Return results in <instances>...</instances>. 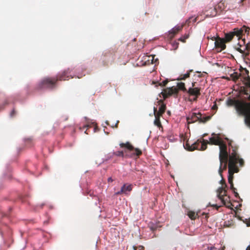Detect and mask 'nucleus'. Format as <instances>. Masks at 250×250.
I'll list each match as a JSON object with an SVG mask.
<instances>
[{
  "label": "nucleus",
  "instance_id": "obj_1",
  "mask_svg": "<svg viewBox=\"0 0 250 250\" xmlns=\"http://www.w3.org/2000/svg\"><path fill=\"white\" fill-rule=\"evenodd\" d=\"M232 147V152L230 154L228 164L229 176L228 182L230 183L233 182V174L234 173L238 172L239 168L237 166L239 164L240 167H243L244 165V161L243 159L240 158L239 155L236 152L237 148Z\"/></svg>",
  "mask_w": 250,
  "mask_h": 250
},
{
  "label": "nucleus",
  "instance_id": "obj_12",
  "mask_svg": "<svg viewBox=\"0 0 250 250\" xmlns=\"http://www.w3.org/2000/svg\"><path fill=\"white\" fill-rule=\"evenodd\" d=\"M250 28L246 27L245 26H243L240 29L235 28L234 29V31L233 32L234 35H236L238 37V40L240 39V36L244 35L245 34H249Z\"/></svg>",
  "mask_w": 250,
  "mask_h": 250
},
{
  "label": "nucleus",
  "instance_id": "obj_33",
  "mask_svg": "<svg viewBox=\"0 0 250 250\" xmlns=\"http://www.w3.org/2000/svg\"><path fill=\"white\" fill-rule=\"evenodd\" d=\"M232 225H233V222L232 220L228 221L225 222V226L227 227H230Z\"/></svg>",
  "mask_w": 250,
  "mask_h": 250
},
{
  "label": "nucleus",
  "instance_id": "obj_53",
  "mask_svg": "<svg viewBox=\"0 0 250 250\" xmlns=\"http://www.w3.org/2000/svg\"><path fill=\"white\" fill-rule=\"evenodd\" d=\"M216 107V105H214L213 106L212 108H213V109H215V108Z\"/></svg>",
  "mask_w": 250,
  "mask_h": 250
},
{
  "label": "nucleus",
  "instance_id": "obj_52",
  "mask_svg": "<svg viewBox=\"0 0 250 250\" xmlns=\"http://www.w3.org/2000/svg\"><path fill=\"white\" fill-rule=\"evenodd\" d=\"M8 104V102H7V101H5V102H4V105H5V104Z\"/></svg>",
  "mask_w": 250,
  "mask_h": 250
},
{
  "label": "nucleus",
  "instance_id": "obj_35",
  "mask_svg": "<svg viewBox=\"0 0 250 250\" xmlns=\"http://www.w3.org/2000/svg\"><path fill=\"white\" fill-rule=\"evenodd\" d=\"M221 183L223 184L222 187H223V188H224L225 189H226L225 188L227 187V185L226 184L225 181L224 180H222L221 181Z\"/></svg>",
  "mask_w": 250,
  "mask_h": 250
},
{
  "label": "nucleus",
  "instance_id": "obj_19",
  "mask_svg": "<svg viewBox=\"0 0 250 250\" xmlns=\"http://www.w3.org/2000/svg\"><path fill=\"white\" fill-rule=\"evenodd\" d=\"M158 103H159V105H160V106L159 108L157 114L162 116L166 110V105L164 103L163 100H159Z\"/></svg>",
  "mask_w": 250,
  "mask_h": 250
},
{
  "label": "nucleus",
  "instance_id": "obj_24",
  "mask_svg": "<svg viewBox=\"0 0 250 250\" xmlns=\"http://www.w3.org/2000/svg\"><path fill=\"white\" fill-rule=\"evenodd\" d=\"M188 215L191 220H195L198 214L196 213L194 211L190 210L188 211Z\"/></svg>",
  "mask_w": 250,
  "mask_h": 250
},
{
  "label": "nucleus",
  "instance_id": "obj_45",
  "mask_svg": "<svg viewBox=\"0 0 250 250\" xmlns=\"http://www.w3.org/2000/svg\"><path fill=\"white\" fill-rule=\"evenodd\" d=\"M195 83H196V82H193L192 83V87H195Z\"/></svg>",
  "mask_w": 250,
  "mask_h": 250
},
{
  "label": "nucleus",
  "instance_id": "obj_28",
  "mask_svg": "<svg viewBox=\"0 0 250 250\" xmlns=\"http://www.w3.org/2000/svg\"><path fill=\"white\" fill-rule=\"evenodd\" d=\"M241 76V74L238 73L237 72H234L230 75V77L234 81H236Z\"/></svg>",
  "mask_w": 250,
  "mask_h": 250
},
{
  "label": "nucleus",
  "instance_id": "obj_6",
  "mask_svg": "<svg viewBox=\"0 0 250 250\" xmlns=\"http://www.w3.org/2000/svg\"><path fill=\"white\" fill-rule=\"evenodd\" d=\"M211 119V116H208L206 117H202V114L200 112L196 113L194 112L190 113L187 117V121L188 124L194 123L198 121L200 123H205Z\"/></svg>",
  "mask_w": 250,
  "mask_h": 250
},
{
  "label": "nucleus",
  "instance_id": "obj_51",
  "mask_svg": "<svg viewBox=\"0 0 250 250\" xmlns=\"http://www.w3.org/2000/svg\"><path fill=\"white\" fill-rule=\"evenodd\" d=\"M118 123H119V121H118V122H117V123H116V125H115V127H117Z\"/></svg>",
  "mask_w": 250,
  "mask_h": 250
},
{
  "label": "nucleus",
  "instance_id": "obj_31",
  "mask_svg": "<svg viewBox=\"0 0 250 250\" xmlns=\"http://www.w3.org/2000/svg\"><path fill=\"white\" fill-rule=\"evenodd\" d=\"M189 37V34H185L183 36L181 37L180 38H179V40L183 42H185L186 40L188 39Z\"/></svg>",
  "mask_w": 250,
  "mask_h": 250
},
{
  "label": "nucleus",
  "instance_id": "obj_14",
  "mask_svg": "<svg viewBox=\"0 0 250 250\" xmlns=\"http://www.w3.org/2000/svg\"><path fill=\"white\" fill-rule=\"evenodd\" d=\"M226 41L223 39L218 38L215 42V46L217 52H221L226 47Z\"/></svg>",
  "mask_w": 250,
  "mask_h": 250
},
{
  "label": "nucleus",
  "instance_id": "obj_42",
  "mask_svg": "<svg viewBox=\"0 0 250 250\" xmlns=\"http://www.w3.org/2000/svg\"><path fill=\"white\" fill-rule=\"evenodd\" d=\"M107 181L108 183L112 182L113 181V180L112 179L111 177H109L107 179Z\"/></svg>",
  "mask_w": 250,
  "mask_h": 250
},
{
  "label": "nucleus",
  "instance_id": "obj_46",
  "mask_svg": "<svg viewBox=\"0 0 250 250\" xmlns=\"http://www.w3.org/2000/svg\"><path fill=\"white\" fill-rule=\"evenodd\" d=\"M211 206L216 207L217 209L220 207V206H218L217 205H212Z\"/></svg>",
  "mask_w": 250,
  "mask_h": 250
},
{
  "label": "nucleus",
  "instance_id": "obj_15",
  "mask_svg": "<svg viewBox=\"0 0 250 250\" xmlns=\"http://www.w3.org/2000/svg\"><path fill=\"white\" fill-rule=\"evenodd\" d=\"M212 137L209 138L208 141L209 144L219 146L223 141L219 137V134H216L214 133L212 134Z\"/></svg>",
  "mask_w": 250,
  "mask_h": 250
},
{
  "label": "nucleus",
  "instance_id": "obj_47",
  "mask_svg": "<svg viewBox=\"0 0 250 250\" xmlns=\"http://www.w3.org/2000/svg\"><path fill=\"white\" fill-rule=\"evenodd\" d=\"M245 0H240V1L239 3H241L242 5H243V1H245Z\"/></svg>",
  "mask_w": 250,
  "mask_h": 250
},
{
  "label": "nucleus",
  "instance_id": "obj_40",
  "mask_svg": "<svg viewBox=\"0 0 250 250\" xmlns=\"http://www.w3.org/2000/svg\"><path fill=\"white\" fill-rule=\"evenodd\" d=\"M153 111H154V116H156V115L158 113V111L157 108L155 107H154L153 108Z\"/></svg>",
  "mask_w": 250,
  "mask_h": 250
},
{
  "label": "nucleus",
  "instance_id": "obj_54",
  "mask_svg": "<svg viewBox=\"0 0 250 250\" xmlns=\"http://www.w3.org/2000/svg\"><path fill=\"white\" fill-rule=\"evenodd\" d=\"M107 54H109L110 56H112V54H110V53H108Z\"/></svg>",
  "mask_w": 250,
  "mask_h": 250
},
{
  "label": "nucleus",
  "instance_id": "obj_25",
  "mask_svg": "<svg viewBox=\"0 0 250 250\" xmlns=\"http://www.w3.org/2000/svg\"><path fill=\"white\" fill-rule=\"evenodd\" d=\"M178 89L181 90L183 92H187V90L185 87V83L181 82L177 83Z\"/></svg>",
  "mask_w": 250,
  "mask_h": 250
},
{
  "label": "nucleus",
  "instance_id": "obj_34",
  "mask_svg": "<svg viewBox=\"0 0 250 250\" xmlns=\"http://www.w3.org/2000/svg\"><path fill=\"white\" fill-rule=\"evenodd\" d=\"M124 188H125V187H122L121 190L120 191L116 192L115 193V194L116 195H118L121 194L122 193H125V189H124Z\"/></svg>",
  "mask_w": 250,
  "mask_h": 250
},
{
  "label": "nucleus",
  "instance_id": "obj_56",
  "mask_svg": "<svg viewBox=\"0 0 250 250\" xmlns=\"http://www.w3.org/2000/svg\"><path fill=\"white\" fill-rule=\"evenodd\" d=\"M136 171H139V170H137V169H135Z\"/></svg>",
  "mask_w": 250,
  "mask_h": 250
},
{
  "label": "nucleus",
  "instance_id": "obj_49",
  "mask_svg": "<svg viewBox=\"0 0 250 250\" xmlns=\"http://www.w3.org/2000/svg\"><path fill=\"white\" fill-rule=\"evenodd\" d=\"M137 250V247L136 246H133V250Z\"/></svg>",
  "mask_w": 250,
  "mask_h": 250
},
{
  "label": "nucleus",
  "instance_id": "obj_4",
  "mask_svg": "<svg viewBox=\"0 0 250 250\" xmlns=\"http://www.w3.org/2000/svg\"><path fill=\"white\" fill-rule=\"evenodd\" d=\"M248 99L250 101V96ZM238 111L240 114L245 116V125L250 128V103H239L237 106Z\"/></svg>",
  "mask_w": 250,
  "mask_h": 250
},
{
  "label": "nucleus",
  "instance_id": "obj_55",
  "mask_svg": "<svg viewBox=\"0 0 250 250\" xmlns=\"http://www.w3.org/2000/svg\"><path fill=\"white\" fill-rule=\"evenodd\" d=\"M136 171H139V170H137V169H135Z\"/></svg>",
  "mask_w": 250,
  "mask_h": 250
},
{
  "label": "nucleus",
  "instance_id": "obj_21",
  "mask_svg": "<svg viewBox=\"0 0 250 250\" xmlns=\"http://www.w3.org/2000/svg\"><path fill=\"white\" fill-rule=\"evenodd\" d=\"M155 116V120L154 122V124L155 125L158 126L159 128H162V125L160 122V117L162 116L158 114L156 115Z\"/></svg>",
  "mask_w": 250,
  "mask_h": 250
},
{
  "label": "nucleus",
  "instance_id": "obj_39",
  "mask_svg": "<svg viewBox=\"0 0 250 250\" xmlns=\"http://www.w3.org/2000/svg\"><path fill=\"white\" fill-rule=\"evenodd\" d=\"M244 94L245 95H249V96H248V97H249V96H250V94L249 95V92H248V90H246V89H244ZM248 98H249V97H248ZM248 100L249 101H250L248 99Z\"/></svg>",
  "mask_w": 250,
  "mask_h": 250
},
{
  "label": "nucleus",
  "instance_id": "obj_30",
  "mask_svg": "<svg viewBox=\"0 0 250 250\" xmlns=\"http://www.w3.org/2000/svg\"><path fill=\"white\" fill-rule=\"evenodd\" d=\"M122 187H125V188H124L125 193H125L126 191H130L131 190H132V185H129L126 186V184H124Z\"/></svg>",
  "mask_w": 250,
  "mask_h": 250
},
{
  "label": "nucleus",
  "instance_id": "obj_7",
  "mask_svg": "<svg viewBox=\"0 0 250 250\" xmlns=\"http://www.w3.org/2000/svg\"><path fill=\"white\" fill-rule=\"evenodd\" d=\"M238 46H235V49L242 54L243 56L246 57L250 54V43H246L245 39H244L241 41V42H239Z\"/></svg>",
  "mask_w": 250,
  "mask_h": 250
},
{
  "label": "nucleus",
  "instance_id": "obj_29",
  "mask_svg": "<svg viewBox=\"0 0 250 250\" xmlns=\"http://www.w3.org/2000/svg\"><path fill=\"white\" fill-rule=\"evenodd\" d=\"M229 184H230V188L233 191L235 197L236 198H239V194L235 191L236 188L233 186V182L229 183Z\"/></svg>",
  "mask_w": 250,
  "mask_h": 250
},
{
  "label": "nucleus",
  "instance_id": "obj_23",
  "mask_svg": "<svg viewBox=\"0 0 250 250\" xmlns=\"http://www.w3.org/2000/svg\"><path fill=\"white\" fill-rule=\"evenodd\" d=\"M192 70H190L188 71L186 74L181 75L178 79V80H185L187 78L189 77L190 73L192 72Z\"/></svg>",
  "mask_w": 250,
  "mask_h": 250
},
{
  "label": "nucleus",
  "instance_id": "obj_10",
  "mask_svg": "<svg viewBox=\"0 0 250 250\" xmlns=\"http://www.w3.org/2000/svg\"><path fill=\"white\" fill-rule=\"evenodd\" d=\"M222 11V7L220 3L215 6L211 7L207 10L205 12V14L207 17H213L216 16L218 13Z\"/></svg>",
  "mask_w": 250,
  "mask_h": 250
},
{
  "label": "nucleus",
  "instance_id": "obj_22",
  "mask_svg": "<svg viewBox=\"0 0 250 250\" xmlns=\"http://www.w3.org/2000/svg\"><path fill=\"white\" fill-rule=\"evenodd\" d=\"M209 144V142L208 140L202 139L201 145L200 147V150H205L207 148V145Z\"/></svg>",
  "mask_w": 250,
  "mask_h": 250
},
{
  "label": "nucleus",
  "instance_id": "obj_16",
  "mask_svg": "<svg viewBox=\"0 0 250 250\" xmlns=\"http://www.w3.org/2000/svg\"><path fill=\"white\" fill-rule=\"evenodd\" d=\"M201 140H197L194 143L190 145L188 143H187L186 145V149H187L189 151H193L195 149L200 150V146L201 145Z\"/></svg>",
  "mask_w": 250,
  "mask_h": 250
},
{
  "label": "nucleus",
  "instance_id": "obj_48",
  "mask_svg": "<svg viewBox=\"0 0 250 250\" xmlns=\"http://www.w3.org/2000/svg\"><path fill=\"white\" fill-rule=\"evenodd\" d=\"M90 126H90V125H84V126H83V127H84H84H90Z\"/></svg>",
  "mask_w": 250,
  "mask_h": 250
},
{
  "label": "nucleus",
  "instance_id": "obj_37",
  "mask_svg": "<svg viewBox=\"0 0 250 250\" xmlns=\"http://www.w3.org/2000/svg\"><path fill=\"white\" fill-rule=\"evenodd\" d=\"M197 74H194V77H195V79H196V77H201L202 76V74L200 72H197Z\"/></svg>",
  "mask_w": 250,
  "mask_h": 250
},
{
  "label": "nucleus",
  "instance_id": "obj_2",
  "mask_svg": "<svg viewBox=\"0 0 250 250\" xmlns=\"http://www.w3.org/2000/svg\"><path fill=\"white\" fill-rule=\"evenodd\" d=\"M229 145L231 146V147H233L231 146V144L230 142L229 143ZM219 161H220V167L219 168V173L221 176H222V172L223 170H226L227 168V165L228 163H229V156L230 154L232 153L230 152L229 155V153L227 151V146L226 144L224 142H222L219 145ZM237 148V147L235 146ZM232 149V147H231ZM237 151V149H236V152ZM232 152V151H231Z\"/></svg>",
  "mask_w": 250,
  "mask_h": 250
},
{
  "label": "nucleus",
  "instance_id": "obj_38",
  "mask_svg": "<svg viewBox=\"0 0 250 250\" xmlns=\"http://www.w3.org/2000/svg\"><path fill=\"white\" fill-rule=\"evenodd\" d=\"M167 82H168L167 81H164L160 83V85L163 86H165L167 84Z\"/></svg>",
  "mask_w": 250,
  "mask_h": 250
},
{
  "label": "nucleus",
  "instance_id": "obj_58",
  "mask_svg": "<svg viewBox=\"0 0 250 250\" xmlns=\"http://www.w3.org/2000/svg\"><path fill=\"white\" fill-rule=\"evenodd\" d=\"M85 133L88 134V133L86 132V131H85Z\"/></svg>",
  "mask_w": 250,
  "mask_h": 250
},
{
  "label": "nucleus",
  "instance_id": "obj_20",
  "mask_svg": "<svg viewBox=\"0 0 250 250\" xmlns=\"http://www.w3.org/2000/svg\"><path fill=\"white\" fill-rule=\"evenodd\" d=\"M248 103L247 102H244V101H238V100H237V101H235V100H229L228 102V104L230 105H235V109L238 113V114H239V115L240 116H242V114H240L239 112L237 110V106L239 104V103Z\"/></svg>",
  "mask_w": 250,
  "mask_h": 250
},
{
  "label": "nucleus",
  "instance_id": "obj_44",
  "mask_svg": "<svg viewBox=\"0 0 250 250\" xmlns=\"http://www.w3.org/2000/svg\"><path fill=\"white\" fill-rule=\"evenodd\" d=\"M138 249L139 250H144V247L143 246H139Z\"/></svg>",
  "mask_w": 250,
  "mask_h": 250
},
{
  "label": "nucleus",
  "instance_id": "obj_43",
  "mask_svg": "<svg viewBox=\"0 0 250 250\" xmlns=\"http://www.w3.org/2000/svg\"><path fill=\"white\" fill-rule=\"evenodd\" d=\"M149 57L150 58V57ZM151 63H155V62H154V56H151Z\"/></svg>",
  "mask_w": 250,
  "mask_h": 250
},
{
  "label": "nucleus",
  "instance_id": "obj_36",
  "mask_svg": "<svg viewBox=\"0 0 250 250\" xmlns=\"http://www.w3.org/2000/svg\"><path fill=\"white\" fill-rule=\"evenodd\" d=\"M216 249L214 247H208V248L204 250H213Z\"/></svg>",
  "mask_w": 250,
  "mask_h": 250
},
{
  "label": "nucleus",
  "instance_id": "obj_11",
  "mask_svg": "<svg viewBox=\"0 0 250 250\" xmlns=\"http://www.w3.org/2000/svg\"><path fill=\"white\" fill-rule=\"evenodd\" d=\"M71 70L69 68L64 70L62 73H60L55 77L56 79H58V81H65L68 80L70 78L73 77L70 75Z\"/></svg>",
  "mask_w": 250,
  "mask_h": 250
},
{
  "label": "nucleus",
  "instance_id": "obj_26",
  "mask_svg": "<svg viewBox=\"0 0 250 250\" xmlns=\"http://www.w3.org/2000/svg\"><path fill=\"white\" fill-rule=\"evenodd\" d=\"M197 21V17H191L190 18H189L188 19H187L186 21H185V23L184 24V25L185 24H187L188 25H189V23L192 21L193 22H196Z\"/></svg>",
  "mask_w": 250,
  "mask_h": 250
},
{
  "label": "nucleus",
  "instance_id": "obj_8",
  "mask_svg": "<svg viewBox=\"0 0 250 250\" xmlns=\"http://www.w3.org/2000/svg\"><path fill=\"white\" fill-rule=\"evenodd\" d=\"M217 197L221 201L223 205L229 204V198L227 196V190L223 187H220L217 190Z\"/></svg>",
  "mask_w": 250,
  "mask_h": 250
},
{
  "label": "nucleus",
  "instance_id": "obj_3",
  "mask_svg": "<svg viewBox=\"0 0 250 250\" xmlns=\"http://www.w3.org/2000/svg\"><path fill=\"white\" fill-rule=\"evenodd\" d=\"M120 146L121 148L125 147L127 151H118L115 152L114 154L117 156L122 157L133 158L135 156L139 157L142 154L141 150L137 148H134L133 146L128 142L126 143H120Z\"/></svg>",
  "mask_w": 250,
  "mask_h": 250
},
{
  "label": "nucleus",
  "instance_id": "obj_18",
  "mask_svg": "<svg viewBox=\"0 0 250 250\" xmlns=\"http://www.w3.org/2000/svg\"><path fill=\"white\" fill-rule=\"evenodd\" d=\"M184 26V24L180 26H176L173 28L171 30L169 31L170 38H173L174 36L180 30H181Z\"/></svg>",
  "mask_w": 250,
  "mask_h": 250
},
{
  "label": "nucleus",
  "instance_id": "obj_32",
  "mask_svg": "<svg viewBox=\"0 0 250 250\" xmlns=\"http://www.w3.org/2000/svg\"><path fill=\"white\" fill-rule=\"evenodd\" d=\"M240 219L242 220L244 223L246 224L247 227H250V218H246L245 220H242L241 218H240Z\"/></svg>",
  "mask_w": 250,
  "mask_h": 250
},
{
  "label": "nucleus",
  "instance_id": "obj_27",
  "mask_svg": "<svg viewBox=\"0 0 250 250\" xmlns=\"http://www.w3.org/2000/svg\"><path fill=\"white\" fill-rule=\"evenodd\" d=\"M234 36V35L233 32L229 34H227L225 36V39H224L226 41V42L230 41L232 39Z\"/></svg>",
  "mask_w": 250,
  "mask_h": 250
},
{
  "label": "nucleus",
  "instance_id": "obj_5",
  "mask_svg": "<svg viewBox=\"0 0 250 250\" xmlns=\"http://www.w3.org/2000/svg\"><path fill=\"white\" fill-rule=\"evenodd\" d=\"M58 79L55 77H45L38 85L39 89H52L56 86Z\"/></svg>",
  "mask_w": 250,
  "mask_h": 250
},
{
  "label": "nucleus",
  "instance_id": "obj_57",
  "mask_svg": "<svg viewBox=\"0 0 250 250\" xmlns=\"http://www.w3.org/2000/svg\"><path fill=\"white\" fill-rule=\"evenodd\" d=\"M136 171H139V170H137V169H135Z\"/></svg>",
  "mask_w": 250,
  "mask_h": 250
},
{
  "label": "nucleus",
  "instance_id": "obj_9",
  "mask_svg": "<svg viewBox=\"0 0 250 250\" xmlns=\"http://www.w3.org/2000/svg\"><path fill=\"white\" fill-rule=\"evenodd\" d=\"M201 88L190 87L187 90V93L189 97H193L192 99L189 98V101H196L198 97L201 95Z\"/></svg>",
  "mask_w": 250,
  "mask_h": 250
},
{
  "label": "nucleus",
  "instance_id": "obj_13",
  "mask_svg": "<svg viewBox=\"0 0 250 250\" xmlns=\"http://www.w3.org/2000/svg\"><path fill=\"white\" fill-rule=\"evenodd\" d=\"M178 92V88L176 87L172 86L171 87L165 89L164 91L162 92V94L164 98L165 99L173 94H177Z\"/></svg>",
  "mask_w": 250,
  "mask_h": 250
},
{
  "label": "nucleus",
  "instance_id": "obj_17",
  "mask_svg": "<svg viewBox=\"0 0 250 250\" xmlns=\"http://www.w3.org/2000/svg\"><path fill=\"white\" fill-rule=\"evenodd\" d=\"M241 71V76L243 75V79L246 81L245 84L250 88V77L249 75V71L246 68H242Z\"/></svg>",
  "mask_w": 250,
  "mask_h": 250
},
{
  "label": "nucleus",
  "instance_id": "obj_41",
  "mask_svg": "<svg viewBox=\"0 0 250 250\" xmlns=\"http://www.w3.org/2000/svg\"><path fill=\"white\" fill-rule=\"evenodd\" d=\"M15 115V110H14V109H13V110L12 111V112H11V113H10V116H11V117H13V116H14V115Z\"/></svg>",
  "mask_w": 250,
  "mask_h": 250
},
{
  "label": "nucleus",
  "instance_id": "obj_50",
  "mask_svg": "<svg viewBox=\"0 0 250 250\" xmlns=\"http://www.w3.org/2000/svg\"><path fill=\"white\" fill-rule=\"evenodd\" d=\"M246 250H250V246H249L247 247V248Z\"/></svg>",
  "mask_w": 250,
  "mask_h": 250
}]
</instances>
